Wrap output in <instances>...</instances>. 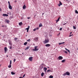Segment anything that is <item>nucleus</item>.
<instances>
[{"label": "nucleus", "mask_w": 78, "mask_h": 78, "mask_svg": "<svg viewBox=\"0 0 78 78\" xmlns=\"http://www.w3.org/2000/svg\"><path fill=\"white\" fill-rule=\"evenodd\" d=\"M48 42H49V39L46 38L44 40V41H43V43L44 44H47V43H48Z\"/></svg>", "instance_id": "obj_1"}, {"label": "nucleus", "mask_w": 78, "mask_h": 78, "mask_svg": "<svg viewBox=\"0 0 78 78\" xmlns=\"http://www.w3.org/2000/svg\"><path fill=\"white\" fill-rule=\"evenodd\" d=\"M66 75H70V73L66 72V73H64L63 74V76H66Z\"/></svg>", "instance_id": "obj_2"}, {"label": "nucleus", "mask_w": 78, "mask_h": 78, "mask_svg": "<svg viewBox=\"0 0 78 78\" xmlns=\"http://www.w3.org/2000/svg\"><path fill=\"white\" fill-rule=\"evenodd\" d=\"M34 40L35 42H37L39 40V37H36L34 38Z\"/></svg>", "instance_id": "obj_3"}, {"label": "nucleus", "mask_w": 78, "mask_h": 78, "mask_svg": "<svg viewBox=\"0 0 78 78\" xmlns=\"http://www.w3.org/2000/svg\"><path fill=\"white\" fill-rule=\"evenodd\" d=\"M37 47H38L37 46H35V47H34L35 49H33L32 50L33 51H37V50H39L38 49V48H37Z\"/></svg>", "instance_id": "obj_4"}, {"label": "nucleus", "mask_w": 78, "mask_h": 78, "mask_svg": "<svg viewBox=\"0 0 78 78\" xmlns=\"http://www.w3.org/2000/svg\"><path fill=\"white\" fill-rule=\"evenodd\" d=\"M58 58L59 60H62V59H63V57H62L61 56H59V57H58Z\"/></svg>", "instance_id": "obj_5"}, {"label": "nucleus", "mask_w": 78, "mask_h": 78, "mask_svg": "<svg viewBox=\"0 0 78 78\" xmlns=\"http://www.w3.org/2000/svg\"><path fill=\"white\" fill-rule=\"evenodd\" d=\"M5 23H9V20H8L6 19L5 20Z\"/></svg>", "instance_id": "obj_6"}, {"label": "nucleus", "mask_w": 78, "mask_h": 78, "mask_svg": "<svg viewBox=\"0 0 78 78\" xmlns=\"http://www.w3.org/2000/svg\"><path fill=\"white\" fill-rule=\"evenodd\" d=\"M29 59L30 61H32V59H33V57H30L29 58Z\"/></svg>", "instance_id": "obj_7"}, {"label": "nucleus", "mask_w": 78, "mask_h": 78, "mask_svg": "<svg viewBox=\"0 0 78 78\" xmlns=\"http://www.w3.org/2000/svg\"><path fill=\"white\" fill-rule=\"evenodd\" d=\"M9 8L10 9H12V6L11 5H9Z\"/></svg>", "instance_id": "obj_8"}, {"label": "nucleus", "mask_w": 78, "mask_h": 78, "mask_svg": "<svg viewBox=\"0 0 78 78\" xmlns=\"http://www.w3.org/2000/svg\"><path fill=\"white\" fill-rule=\"evenodd\" d=\"M4 50L5 53H6V51H7V48L6 47L4 48Z\"/></svg>", "instance_id": "obj_9"}, {"label": "nucleus", "mask_w": 78, "mask_h": 78, "mask_svg": "<svg viewBox=\"0 0 78 78\" xmlns=\"http://www.w3.org/2000/svg\"><path fill=\"white\" fill-rule=\"evenodd\" d=\"M50 45H50V44H47L45 45V46H46V47H50Z\"/></svg>", "instance_id": "obj_10"}, {"label": "nucleus", "mask_w": 78, "mask_h": 78, "mask_svg": "<svg viewBox=\"0 0 78 78\" xmlns=\"http://www.w3.org/2000/svg\"><path fill=\"white\" fill-rule=\"evenodd\" d=\"M44 70L45 72H46V71L47 70V68L46 67H44Z\"/></svg>", "instance_id": "obj_11"}, {"label": "nucleus", "mask_w": 78, "mask_h": 78, "mask_svg": "<svg viewBox=\"0 0 78 78\" xmlns=\"http://www.w3.org/2000/svg\"><path fill=\"white\" fill-rule=\"evenodd\" d=\"M27 8V6H26V5H24L23 7V9H25V8Z\"/></svg>", "instance_id": "obj_12"}, {"label": "nucleus", "mask_w": 78, "mask_h": 78, "mask_svg": "<svg viewBox=\"0 0 78 78\" xmlns=\"http://www.w3.org/2000/svg\"><path fill=\"white\" fill-rule=\"evenodd\" d=\"M62 5V4L61 3V1H59V4H58V6H60L61 5Z\"/></svg>", "instance_id": "obj_13"}, {"label": "nucleus", "mask_w": 78, "mask_h": 78, "mask_svg": "<svg viewBox=\"0 0 78 78\" xmlns=\"http://www.w3.org/2000/svg\"><path fill=\"white\" fill-rule=\"evenodd\" d=\"M65 44V42L59 43L58 44V45H61L62 44Z\"/></svg>", "instance_id": "obj_14"}, {"label": "nucleus", "mask_w": 78, "mask_h": 78, "mask_svg": "<svg viewBox=\"0 0 78 78\" xmlns=\"http://www.w3.org/2000/svg\"><path fill=\"white\" fill-rule=\"evenodd\" d=\"M59 19H60V17H59L57 20H56V23H57L58 22H59Z\"/></svg>", "instance_id": "obj_15"}, {"label": "nucleus", "mask_w": 78, "mask_h": 78, "mask_svg": "<svg viewBox=\"0 0 78 78\" xmlns=\"http://www.w3.org/2000/svg\"><path fill=\"white\" fill-rule=\"evenodd\" d=\"M3 16H6V17H8V15L7 14H3Z\"/></svg>", "instance_id": "obj_16"}, {"label": "nucleus", "mask_w": 78, "mask_h": 78, "mask_svg": "<svg viewBox=\"0 0 78 78\" xmlns=\"http://www.w3.org/2000/svg\"><path fill=\"white\" fill-rule=\"evenodd\" d=\"M30 47V46H28L26 48V49H25V50H28Z\"/></svg>", "instance_id": "obj_17"}, {"label": "nucleus", "mask_w": 78, "mask_h": 78, "mask_svg": "<svg viewBox=\"0 0 78 78\" xmlns=\"http://www.w3.org/2000/svg\"><path fill=\"white\" fill-rule=\"evenodd\" d=\"M29 29H30V26H28V27L25 29V30H29Z\"/></svg>", "instance_id": "obj_18"}, {"label": "nucleus", "mask_w": 78, "mask_h": 78, "mask_svg": "<svg viewBox=\"0 0 78 78\" xmlns=\"http://www.w3.org/2000/svg\"><path fill=\"white\" fill-rule=\"evenodd\" d=\"M47 72H53V70L51 71L50 69L48 70L47 71Z\"/></svg>", "instance_id": "obj_19"}, {"label": "nucleus", "mask_w": 78, "mask_h": 78, "mask_svg": "<svg viewBox=\"0 0 78 78\" xmlns=\"http://www.w3.org/2000/svg\"><path fill=\"white\" fill-rule=\"evenodd\" d=\"M22 23L21 22H20V23H19V25H20H20H22Z\"/></svg>", "instance_id": "obj_20"}, {"label": "nucleus", "mask_w": 78, "mask_h": 78, "mask_svg": "<svg viewBox=\"0 0 78 78\" xmlns=\"http://www.w3.org/2000/svg\"><path fill=\"white\" fill-rule=\"evenodd\" d=\"M42 26V24L41 23H40L39 25V27H41Z\"/></svg>", "instance_id": "obj_21"}, {"label": "nucleus", "mask_w": 78, "mask_h": 78, "mask_svg": "<svg viewBox=\"0 0 78 78\" xmlns=\"http://www.w3.org/2000/svg\"><path fill=\"white\" fill-rule=\"evenodd\" d=\"M9 43L10 45L12 46V43H11V41H9Z\"/></svg>", "instance_id": "obj_22"}, {"label": "nucleus", "mask_w": 78, "mask_h": 78, "mask_svg": "<svg viewBox=\"0 0 78 78\" xmlns=\"http://www.w3.org/2000/svg\"><path fill=\"white\" fill-rule=\"evenodd\" d=\"M11 73L12 75H15V74H16L15 73H14L12 72H11Z\"/></svg>", "instance_id": "obj_23"}, {"label": "nucleus", "mask_w": 78, "mask_h": 78, "mask_svg": "<svg viewBox=\"0 0 78 78\" xmlns=\"http://www.w3.org/2000/svg\"><path fill=\"white\" fill-rule=\"evenodd\" d=\"M66 50H67V51H68V52H69V53H70V51L68 49H67L66 48Z\"/></svg>", "instance_id": "obj_24"}, {"label": "nucleus", "mask_w": 78, "mask_h": 78, "mask_svg": "<svg viewBox=\"0 0 78 78\" xmlns=\"http://www.w3.org/2000/svg\"><path fill=\"white\" fill-rule=\"evenodd\" d=\"M73 28L74 30H76V28L75 26H73Z\"/></svg>", "instance_id": "obj_25"}, {"label": "nucleus", "mask_w": 78, "mask_h": 78, "mask_svg": "<svg viewBox=\"0 0 78 78\" xmlns=\"http://www.w3.org/2000/svg\"><path fill=\"white\" fill-rule=\"evenodd\" d=\"M53 78V76H50L49 77V78Z\"/></svg>", "instance_id": "obj_26"}, {"label": "nucleus", "mask_w": 78, "mask_h": 78, "mask_svg": "<svg viewBox=\"0 0 78 78\" xmlns=\"http://www.w3.org/2000/svg\"><path fill=\"white\" fill-rule=\"evenodd\" d=\"M8 67L9 68H11V65L10 64V65L8 66Z\"/></svg>", "instance_id": "obj_27"}, {"label": "nucleus", "mask_w": 78, "mask_h": 78, "mask_svg": "<svg viewBox=\"0 0 78 78\" xmlns=\"http://www.w3.org/2000/svg\"><path fill=\"white\" fill-rule=\"evenodd\" d=\"M65 60H63L61 62L62 63L63 62H65Z\"/></svg>", "instance_id": "obj_28"}, {"label": "nucleus", "mask_w": 78, "mask_h": 78, "mask_svg": "<svg viewBox=\"0 0 78 78\" xmlns=\"http://www.w3.org/2000/svg\"><path fill=\"white\" fill-rule=\"evenodd\" d=\"M27 44V42H26L24 43V45H26Z\"/></svg>", "instance_id": "obj_29"}, {"label": "nucleus", "mask_w": 78, "mask_h": 78, "mask_svg": "<svg viewBox=\"0 0 78 78\" xmlns=\"http://www.w3.org/2000/svg\"><path fill=\"white\" fill-rule=\"evenodd\" d=\"M44 75V73H41V76H43V75Z\"/></svg>", "instance_id": "obj_30"}, {"label": "nucleus", "mask_w": 78, "mask_h": 78, "mask_svg": "<svg viewBox=\"0 0 78 78\" xmlns=\"http://www.w3.org/2000/svg\"><path fill=\"white\" fill-rule=\"evenodd\" d=\"M75 12L76 14H78V12L77 10H75Z\"/></svg>", "instance_id": "obj_31"}, {"label": "nucleus", "mask_w": 78, "mask_h": 78, "mask_svg": "<svg viewBox=\"0 0 78 78\" xmlns=\"http://www.w3.org/2000/svg\"><path fill=\"white\" fill-rule=\"evenodd\" d=\"M18 38H15L14 39V41H16V40H17V39H18Z\"/></svg>", "instance_id": "obj_32"}, {"label": "nucleus", "mask_w": 78, "mask_h": 78, "mask_svg": "<svg viewBox=\"0 0 78 78\" xmlns=\"http://www.w3.org/2000/svg\"><path fill=\"white\" fill-rule=\"evenodd\" d=\"M9 48L10 49H12V46H10Z\"/></svg>", "instance_id": "obj_33"}, {"label": "nucleus", "mask_w": 78, "mask_h": 78, "mask_svg": "<svg viewBox=\"0 0 78 78\" xmlns=\"http://www.w3.org/2000/svg\"><path fill=\"white\" fill-rule=\"evenodd\" d=\"M62 30V28H60V29H59L60 31H61Z\"/></svg>", "instance_id": "obj_34"}, {"label": "nucleus", "mask_w": 78, "mask_h": 78, "mask_svg": "<svg viewBox=\"0 0 78 78\" xmlns=\"http://www.w3.org/2000/svg\"><path fill=\"white\" fill-rule=\"evenodd\" d=\"M12 61L10 60V64H11H11H12Z\"/></svg>", "instance_id": "obj_35"}, {"label": "nucleus", "mask_w": 78, "mask_h": 78, "mask_svg": "<svg viewBox=\"0 0 78 78\" xmlns=\"http://www.w3.org/2000/svg\"><path fill=\"white\" fill-rule=\"evenodd\" d=\"M8 4H9V5H11L10 4V2H9V1L8 2Z\"/></svg>", "instance_id": "obj_36"}, {"label": "nucleus", "mask_w": 78, "mask_h": 78, "mask_svg": "<svg viewBox=\"0 0 78 78\" xmlns=\"http://www.w3.org/2000/svg\"><path fill=\"white\" fill-rule=\"evenodd\" d=\"M36 29L35 28V29H34L33 30V31H36Z\"/></svg>", "instance_id": "obj_37"}, {"label": "nucleus", "mask_w": 78, "mask_h": 78, "mask_svg": "<svg viewBox=\"0 0 78 78\" xmlns=\"http://www.w3.org/2000/svg\"><path fill=\"white\" fill-rule=\"evenodd\" d=\"M35 29H36V30H38L39 29V27H37L36 28H35Z\"/></svg>", "instance_id": "obj_38"}, {"label": "nucleus", "mask_w": 78, "mask_h": 78, "mask_svg": "<svg viewBox=\"0 0 78 78\" xmlns=\"http://www.w3.org/2000/svg\"><path fill=\"white\" fill-rule=\"evenodd\" d=\"M64 53H66V54H67L68 53H67V51H64Z\"/></svg>", "instance_id": "obj_39"}, {"label": "nucleus", "mask_w": 78, "mask_h": 78, "mask_svg": "<svg viewBox=\"0 0 78 78\" xmlns=\"http://www.w3.org/2000/svg\"><path fill=\"white\" fill-rule=\"evenodd\" d=\"M72 36H73V34L70 35L69 36V37H71Z\"/></svg>", "instance_id": "obj_40"}, {"label": "nucleus", "mask_w": 78, "mask_h": 78, "mask_svg": "<svg viewBox=\"0 0 78 78\" xmlns=\"http://www.w3.org/2000/svg\"><path fill=\"white\" fill-rule=\"evenodd\" d=\"M25 74L23 76V78H24V77H25Z\"/></svg>", "instance_id": "obj_41"}, {"label": "nucleus", "mask_w": 78, "mask_h": 78, "mask_svg": "<svg viewBox=\"0 0 78 78\" xmlns=\"http://www.w3.org/2000/svg\"><path fill=\"white\" fill-rule=\"evenodd\" d=\"M16 59H14L13 60L14 62H15V61H16Z\"/></svg>", "instance_id": "obj_42"}, {"label": "nucleus", "mask_w": 78, "mask_h": 78, "mask_svg": "<svg viewBox=\"0 0 78 78\" xmlns=\"http://www.w3.org/2000/svg\"><path fill=\"white\" fill-rule=\"evenodd\" d=\"M27 41H30V39H29L28 40H27Z\"/></svg>", "instance_id": "obj_43"}, {"label": "nucleus", "mask_w": 78, "mask_h": 78, "mask_svg": "<svg viewBox=\"0 0 78 78\" xmlns=\"http://www.w3.org/2000/svg\"><path fill=\"white\" fill-rule=\"evenodd\" d=\"M67 29L68 30H69V28H68Z\"/></svg>", "instance_id": "obj_44"}, {"label": "nucleus", "mask_w": 78, "mask_h": 78, "mask_svg": "<svg viewBox=\"0 0 78 78\" xmlns=\"http://www.w3.org/2000/svg\"><path fill=\"white\" fill-rule=\"evenodd\" d=\"M27 19H30V17H27Z\"/></svg>", "instance_id": "obj_45"}, {"label": "nucleus", "mask_w": 78, "mask_h": 78, "mask_svg": "<svg viewBox=\"0 0 78 78\" xmlns=\"http://www.w3.org/2000/svg\"><path fill=\"white\" fill-rule=\"evenodd\" d=\"M2 11V9H1L0 8V11Z\"/></svg>", "instance_id": "obj_46"}, {"label": "nucleus", "mask_w": 78, "mask_h": 78, "mask_svg": "<svg viewBox=\"0 0 78 78\" xmlns=\"http://www.w3.org/2000/svg\"><path fill=\"white\" fill-rule=\"evenodd\" d=\"M2 27H4V26H2Z\"/></svg>", "instance_id": "obj_47"}, {"label": "nucleus", "mask_w": 78, "mask_h": 78, "mask_svg": "<svg viewBox=\"0 0 78 78\" xmlns=\"http://www.w3.org/2000/svg\"><path fill=\"white\" fill-rule=\"evenodd\" d=\"M19 78H22V77H19Z\"/></svg>", "instance_id": "obj_48"}, {"label": "nucleus", "mask_w": 78, "mask_h": 78, "mask_svg": "<svg viewBox=\"0 0 78 78\" xmlns=\"http://www.w3.org/2000/svg\"><path fill=\"white\" fill-rule=\"evenodd\" d=\"M72 32L70 33V34H72Z\"/></svg>", "instance_id": "obj_49"}, {"label": "nucleus", "mask_w": 78, "mask_h": 78, "mask_svg": "<svg viewBox=\"0 0 78 78\" xmlns=\"http://www.w3.org/2000/svg\"><path fill=\"white\" fill-rule=\"evenodd\" d=\"M48 69H49V68H50V67H48Z\"/></svg>", "instance_id": "obj_50"}, {"label": "nucleus", "mask_w": 78, "mask_h": 78, "mask_svg": "<svg viewBox=\"0 0 78 78\" xmlns=\"http://www.w3.org/2000/svg\"><path fill=\"white\" fill-rule=\"evenodd\" d=\"M17 2V1H15V2Z\"/></svg>", "instance_id": "obj_51"}, {"label": "nucleus", "mask_w": 78, "mask_h": 78, "mask_svg": "<svg viewBox=\"0 0 78 78\" xmlns=\"http://www.w3.org/2000/svg\"><path fill=\"white\" fill-rule=\"evenodd\" d=\"M44 13H42V15H44Z\"/></svg>", "instance_id": "obj_52"}, {"label": "nucleus", "mask_w": 78, "mask_h": 78, "mask_svg": "<svg viewBox=\"0 0 78 78\" xmlns=\"http://www.w3.org/2000/svg\"><path fill=\"white\" fill-rule=\"evenodd\" d=\"M27 32H28V30H27Z\"/></svg>", "instance_id": "obj_53"}, {"label": "nucleus", "mask_w": 78, "mask_h": 78, "mask_svg": "<svg viewBox=\"0 0 78 78\" xmlns=\"http://www.w3.org/2000/svg\"><path fill=\"white\" fill-rule=\"evenodd\" d=\"M1 66H2V65H0V67H1Z\"/></svg>", "instance_id": "obj_54"}, {"label": "nucleus", "mask_w": 78, "mask_h": 78, "mask_svg": "<svg viewBox=\"0 0 78 78\" xmlns=\"http://www.w3.org/2000/svg\"><path fill=\"white\" fill-rule=\"evenodd\" d=\"M7 57H8V56L7 55Z\"/></svg>", "instance_id": "obj_55"}, {"label": "nucleus", "mask_w": 78, "mask_h": 78, "mask_svg": "<svg viewBox=\"0 0 78 78\" xmlns=\"http://www.w3.org/2000/svg\"><path fill=\"white\" fill-rule=\"evenodd\" d=\"M59 34H60V33H59Z\"/></svg>", "instance_id": "obj_56"}, {"label": "nucleus", "mask_w": 78, "mask_h": 78, "mask_svg": "<svg viewBox=\"0 0 78 78\" xmlns=\"http://www.w3.org/2000/svg\"><path fill=\"white\" fill-rule=\"evenodd\" d=\"M66 0V1H67L68 0Z\"/></svg>", "instance_id": "obj_57"}]
</instances>
